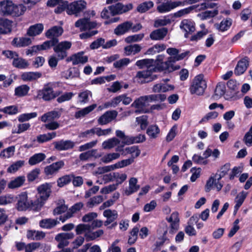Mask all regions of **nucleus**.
Returning a JSON list of instances; mask_svg holds the SVG:
<instances>
[{
	"instance_id": "f257e3e1",
	"label": "nucleus",
	"mask_w": 252,
	"mask_h": 252,
	"mask_svg": "<svg viewBox=\"0 0 252 252\" xmlns=\"http://www.w3.org/2000/svg\"><path fill=\"white\" fill-rule=\"evenodd\" d=\"M207 87L206 81L201 74L196 76L193 79L189 91L192 94H196L200 95L203 94Z\"/></svg>"
},
{
	"instance_id": "f03ea898",
	"label": "nucleus",
	"mask_w": 252,
	"mask_h": 252,
	"mask_svg": "<svg viewBox=\"0 0 252 252\" xmlns=\"http://www.w3.org/2000/svg\"><path fill=\"white\" fill-rule=\"evenodd\" d=\"M87 2L84 0H78L68 3L67 1L66 13L68 15H74L78 16L86 7Z\"/></svg>"
},
{
	"instance_id": "7ed1b4c3",
	"label": "nucleus",
	"mask_w": 252,
	"mask_h": 252,
	"mask_svg": "<svg viewBox=\"0 0 252 252\" xmlns=\"http://www.w3.org/2000/svg\"><path fill=\"white\" fill-rule=\"evenodd\" d=\"M71 43L64 41L55 44L54 51L56 54L58 60H63L67 56V51L70 48Z\"/></svg>"
},
{
	"instance_id": "20e7f679",
	"label": "nucleus",
	"mask_w": 252,
	"mask_h": 252,
	"mask_svg": "<svg viewBox=\"0 0 252 252\" xmlns=\"http://www.w3.org/2000/svg\"><path fill=\"white\" fill-rule=\"evenodd\" d=\"M166 220L169 223V233L172 235L174 234L179 228V213L176 211L173 212L169 217L166 218Z\"/></svg>"
},
{
	"instance_id": "39448f33",
	"label": "nucleus",
	"mask_w": 252,
	"mask_h": 252,
	"mask_svg": "<svg viewBox=\"0 0 252 252\" xmlns=\"http://www.w3.org/2000/svg\"><path fill=\"white\" fill-rule=\"evenodd\" d=\"M147 105L144 96H141L133 101L131 107L135 108V113L138 114L148 113L149 110L147 108Z\"/></svg>"
},
{
	"instance_id": "423d86ee",
	"label": "nucleus",
	"mask_w": 252,
	"mask_h": 252,
	"mask_svg": "<svg viewBox=\"0 0 252 252\" xmlns=\"http://www.w3.org/2000/svg\"><path fill=\"white\" fill-rule=\"evenodd\" d=\"M175 63V61L173 57H168L165 62H163L161 63L158 64L157 66H155V70L156 72L161 71L172 72L179 68L174 66Z\"/></svg>"
},
{
	"instance_id": "0eeeda50",
	"label": "nucleus",
	"mask_w": 252,
	"mask_h": 252,
	"mask_svg": "<svg viewBox=\"0 0 252 252\" xmlns=\"http://www.w3.org/2000/svg\"><path fill=\"white\" fill-rule=\"evenodd\" d=\"M74 234L72 232L61 233L56 235L55 240L59 243L57 247L59 249H63L69 245L68 240L74 237Z\"/></svg>"
},
{
	"instance_id": "6e6552de",
	"label": "nucleus",
	"mask_w": 252,
	"mask_h": 252,
	"mask_svg": "<svg viewBox=\"0 0 252 252\" xmlns=\"http://www.w3.org/2000/svg\"><path fill=\"white\" fill-rule=\"evenodd\" d=\"M156 72L155 69H148L137 72L135 78L138 83H145L152 80L151 76L153 73Z\"/></svg>"
},
{
	"instance_id": "1a4fd4ad",
	"label": "nucleus",
	"mask_w": 252,
	"mask_h": 252,
	"mask_svg": "<svg viewBox=\"0 0 252 252\" xmlns=\"http://www.w3.org/2000/svg\"><path fill=\"white\" fill-rule=\"evenodd\" d=\"M17 209L18 211H25L30 207V200H28V194L24 192L20 193L17 197Z\"/></svg>"
},
{
	"instance_id": "9d476101",
	"label": "nucleus",
	"mask_w": 252,
	"mask_h": 252,
	"mask_svg": "<svg viewBox=\"0 0 252 252\" xmlns=\"http://www.w3.org/2000/svg\"><path fill=\"white\" fill-rule=\"evenodd\" d=\"M38 96L45 101L50 100L55 97L53 88L50 84L45 85L43 89L38 91Z\"/></svg>"
},
{
	"instance_id": "9b49d317",
	"label": "nucleus",
	"mask_w": 252,
	"mask_h": 252,
	"mask_svg": "<svg viewBox=\"0 0 252 252\" xmlns=\"http://www.w3.org/2000/svg\"><path fill=\"white\" fill-rule=\"evenodd\" d=\"M180 29L185 32L186 38L188 37L189 34H191L195 30V23L191 19H184L180 25Z\"/></svg>"
},
{
	"instance_id": "f8f14e48",
	"label": "nucleus",
	"mask_w": 252,
	"mask_h": 252,
	"mask_svg": "<svg viewBox=\"0 0 252 252\" xmlns=\"http://www.w3.org/2000/svg\"><path fill=\"white\" fill-rule=\"evenodd\" d=\"M51 187V185L47 183L40 185L37 187L38 193L36 195L46 201L50 195Z\"/></svg>"
},
{
	"instance_id": "ddd939ff",
	"label": "nucleus",
	"mask_w": 252,
	"mask_h": 252,
	"mask_svg": "<svg viewBox=\"0 0 252 252\" xmlns=\"http://www.w3.org/2000/svg\"><path fill=\"white\" fill-rule=\"evenodd\" d=\"M55 149L58 151H67L72 149L75 146V143L69 140H64L63 139L55 141L53 143Z\"/></svg>"
},
{
	"instance_id": "4468645a",
	"label": "nucleus",
	"mask_w": 252,
	"mask_h": 252,
	"mask_svg": "<svg viewBox=\"0 0 252 252\" xmlns=\"http://www.w3.org/2000/svg\"><path fill=\"white\" fill-rule=\"evenodd\" d=\"M140 153L141 151L139 149L135 151L134 153H132V154H128V155H130V157L129 158L123 159L117 162L115 164L114 166L117 167V169L122 168L128 166L134 162L135 158H137L140 155Z\"/></svg>"
},
{
	"instance_id": "2eb2a0df",
	"label": "nucleus",
	"mask_w": 252,
	"mask_h": 252,
	"mask_svg": "<svg viewBox=\"0 0 252 252\" xmlns=\"http://www.w3.org/2000/svg\"><path fill=\"white\" fill-rule=\"evenodd\" d=\"M169 80L168 79L163 80L162 82L154 85L152 88L153 92L154 93H165L173 90L174 88V86L166 83Z\"/></svg>"
},
{
	"instance_id": "dca6fc26",
	"label": "nucleus",
	"mask_w": 252,
	"mask_h": 252,
	"mask_svg": "<svg viewBox=\"0 0 252 252\" xmlns=\"http://www.w3.org/2000/svg\"><path fill=\"white\" fill-rule=\"evenodd\" d=\"M250 63V59L245 57L239 60L234 69V74L236 75L243 74L247 69Z\"/></svg>"
},
{
	"instance_id": "f3484780",
	"label": "nucleus",
	"mask_w": 252,
	"mask_h": 252,
	"mask_svg": "<svg viewBox=\"0 0 252 252\" xmlns=\"http://www.w3.org/2000/svg\"><path fill=\"white\" fill-rule=\"evenodd\" d=\"M83 206L84 204L82 202L75 203L70 208H69L64 216H61L59 217L60 220H61L63 222H64L67 219L73 217L75 213L79 212Z\"/></svg>"
},
{
	"instance_id": "a211bd4d",
	"label": "nucleus",
	"mask_w": 252,
	"mask_h": 252,
	"mask_svg": "<svg viewBox=\"0 0 252 252\" xmlns=\"http://www.w3.org/2000/svg\"><path fill=\"white\" fill-rule=\"evenodd\" d=\"M117 115L116 111H107L98 118V123L100 125H106L115 119Z\"/></svg>"
},
{
	"instance_id": "6ab92c4d",
	"label": "nucleus",
	"mask_w": 252,
	"mask_h": 252,
	"mask_svg": "<svg viewBox=\"0 0 252 252\" xmlns=\"http://www.w3.org/2000/svg\"><path fill=\"white\" fill-rule=\"evenodd\" d=\"M62 109L54 110L44 114L41 117L40 120L44 123L47 121H55L58 119L61 116Z\"/></svg>"
},
{
	"instance_id": "aec40b11",
	"label": "nucleus",
	"mask_w": 252,
	"mask_h": 252,
	"mask_svg": "<svg viewBox=\"0 0 252 252\" xmlns=\"http://www.w3.org/2000/svg\"><path fill=\"white\" fill-rule=\"evenodd\" d=\"M13 8V3L9 0H4L0 2V15L2 16L10 15Z\"/></svg>"
},
{
	"instance_id": "412c9836",
	"label": "nucleus",
	"mask_w": 252,
	"mask_h": 252,
	"mask_svg": "<svg viewBox=\"0 0 252 252\" xmlns=\"http://www.w3.org/2000/svg\"><path fill=\"white\" fill-rule=\"evenodd\" d=\"M64 165V163L63 160L53 163L45 168V173L47 176L54 175L62 168Z\"/></svg>"
},
{
	"instance_id": "4be33fe9",
	"label": "nucleus",
	"mask_w": 252,
	"mask_h": 252,
	"mask_svg": "<svg viewBox=\"0 0 252 252\" xmlns=\"http://www.w3.org/2000/svg\"><path fill=\"white\" fill-rule=\"evenodd\" d=\"M103 215L107 219L104 222V225L106 226L113 222L118 217V212L116 210L109 209L104 210Z\"/></svg>"
},
{
	"instance_id": "5701e85b",
	"label": "nucleus",
	"mask_w": 252,
	"mask_h": 252,
	"mask_svg": "<svg viewBox=\"0 0 252 252\" xmlns=\"http://www.w3.org/2000/svg\"><path fill=\"white\" fill-rule=\"evenodd\" d=\"M113 9L115 15L122 14L132 9L133 5L131 3L124 5L122 3L118 2L114 5H110Z\"/></svg>"
},
{
	"instance_id": "b1692460",
	"label": "nucleus",
	"mask_w": 252,
	"mask_h": 252,
	"mask_svg": "<svg viewBox=\"0 0 252 252\" xmlns=\"http://www.w3.org/2000/svg\"><path fill=\"white\" fill-rule=\"evenodd\" d=\"M132 23L126 21L119 25L114 30V33L117 35H122L127 32L132 28Z\"/></svg>"
},
{
	"instance_id": "393cba45",
	"label": "nucleus",
	"mask_w": 252,
	"mask_h": 252,
	"mask_svg": "<svg viewBox=\"0 0 252 252\" xmlns=\"http://www.w3.org/2000/svg\"><path fill=\"white\" fill-rule=\"evenodd\" d=\"M157 3L159 4L157 9L160 13H164L172 10L171 0H157Z\"/></svg>"
},
{
	"instance_id": "a878e982",
	"label": "nucleus",
	"mask_w": 252,
	"mask_h": 252,
	"mask_svg": "<svg viewBox=\"0 0 252 252\" xmlns=\"http://www.w3.org/2000/svg\"><path fill=\"white\" fill-rule=\"evenodd\" d=\"M138 180L134 177L131 178L129 180L128 189H126L125 193L126 195H130L137 192L140 189V185L137 184Z\"/></svg>"
},
{
	"instance_id": "bb28decb",
	"label": "nucleus",
	"mask_w": 252,
	"mask_h": 252,
	"mask_svg": "<svg viewBox=\"0 0 252 252\" xmlns=\"http://www.w3.org/2000/svg\"><path fill=\"white\" fill-rule=\"evenodd\" d=\"M167 29L162 28L153 31L150 34V37L153 40H160L164 38L167 33Z\"/></svg>"
},
{
	"instance_id": "cd10ccee",
	"label": "nucleus",
	"mask_w": 252,
	"mask_h": 252,
	"mask_svg": "<svg viewBox=\"0 0 252 252\" xmlns=\"http://www.w3.org/2000/svg\"><path fill=\"white\" fill-rule=\"evenodd\" d=\"M248 195V192L242 190L237 194L235 198L234 211L236 212L244 203Z\"/></svg>"
},
{
	"instance_id": "c85d7f7f",
	"label": "nucleus",
	"mask_w": 252,
	"mask_h": 252,
	"mask_svg": "<svg viewBox=\"0 0 252 252\" xmlns=\"http://www.w3.org/2000/svg\"><path fill=\"white\" fill-rule=\"evenodd\" d=\"M11 32V22L0 18V34H6Z\"/></svg>"
},
{
	"instance_id": "c756f323",
	"label": "nucleus",
	"mask_w": 252,
	"mask_h": 252,
	"mask_svg": "<svg viewBox=\"0 0 252 252\" xmlns=\"http://www.w3.org/2000/svg\"><path fill=\"white\" fill-rule=\"evenodd\" d=\"M32 43V40L29 37H15L12 41V45L17 47H25L29 45Z\"/></svg>"
},
{
	"instance_id": "7c9ffc66",
	"label": "nucleus",
	"mask_w": 252,
	"mask_h": 252,
	"mask_svg": "<svg viewBox=\"0 0 252 252\" xmlns=\"http://www.w3.org/2000/svg\"><path fill=\"white\" fill-rule=\"evenodd\" d=\"M154 60L153 59H143L138 60L136 62V65H137L140 69L146 68L148 69H155Z\"/></svg>"
},
{
	"instance_id": "2f4dec72",
	"label": "nucleus",
	"mask_w": 252,
	"mask_h": 252,
	"mask_svg": "<svg viewBox=\"0 0 252 252\" xmlns=\"http://www.w3.org/2000/svg\"><path fill=\"white\" fill-rule=\"evenodd\" d=\"M26 181L24 176H18L13 180H11L7 184V187L10 189H15L22 186Z\"/></svg>"
},
{
	"instance_id": "473e14b6",
	"label": "nucleus",
	"mask_w": 252,
	"mask_h": 252,
	"mask_svg": "<svg viewBox=\"0 0 252 252\" xmlns=\"http://www.w3.org/2000/svg\"><path fill=\"white\" fill-rule=\"evenodd\" d=\"M137 150H139V148L136 146H132L124 148L123 145H120L118 146L115 149V151L119 152L118 153L120 154V156L122 155L124 157L128 155V154L134 153Z\"/></svg>"
},
{
	"instance_id": "72a5a7b5",
	"label": "nucleus",
	"mask_w": 252,
	"mask_h": 252,
	"mask_svg": "<svg viewBox=\"0 0 252 252\" xmlns=\"http://www.w3.org/2000/svg\"><path fill=\"white\" fill-rule=\"evenodd\" d=\"M83 52H79L73 55L70 58L73 65H77L79 63L84 64L87 62L88 58L86 56L83 55Z\"/></svg>"
},
{
	"instance_id": "f704fd0d",
	"label": "nucleus",
	"mask_w": 252,
	"mask_h": 252,
	"mask_svg": "<svg viewBox=\"0 0 252 252\" xmlns=\"http://www.w3.org/2000/svg\"><path fill=\"white\" fill-rule=\"evenodd\" d=\"M147 104L149 102L164 101L166 98V95L164 94H152L144 95Z\"/></svg>"
},
{
	"instance_id": "c9c22d12",
	"label": "nucleus",
	"mask_w": 252,
	"mask_h": 252,
	"mask_svg": "<svg viewBox=\"0 0 252 252\" xmlns=\"http://www.w3.org/2000/svg\"><path fill=\"white\" fill-rule=\"evenodd\" d=\"M57 136V132L53 131L39 134L36 137V141L39 143H43L51 141Z\"/></svg>"
},
{
	"instance_id": "e433bc0d",
	"label": "nucleus",
	"mask_w": 252,
	"mask_h": 252,
	"mask_svg": "<svg viewBox=\"0 0 252 252\" xmlns=\"http://www.w3.org/2000/svg\"><path fill=\"white\" fill-rule=\"evenodd\" d=\"M42 24H36L30 27L27 31V34L30 36H34L40 34L43 30Z\"/></svg>"
},
{
	"instance_id": "4c0bfd02",
	"label": "nucleus",
	"mask_w": 252,
	"mask_h": 252,
	"mask_svg": "<svg viewBox=\"0 0 252 252\" xmlns=\"http://www.w3.org/2000/svg\"><path fill=\"white\" fill-rule=\"evenodd\" d=\"M45 236V234L41 231L30 230L27 233V237L32 240H40Z\"/></svg>"
},
{
	"instance_id": "58836bf2",
	"label": "nucleus",
	"mask_w": 252,
	"mask_h": 252,
	"mask_svg": "<svg viewBox=\"0 0 252 252\" xmlns=\"http://www.w3.org/2000/svg\"><path fill=\"white\" fill-rule=\"evenodd\" d=\"M63 32V29L61 27L54 26L46 32V36L48 38L59 37L62 34Z\"/></svg>"
},
{
	"instance_id": "ea45409f",
	"label": "nucleus",
	"mask_w": 252,
	"mask_h": 252,
	"mask_svg": "<svg viewBox=\"0 0 252 252\" xmlns=\"http://www.w3.org/2000/svg\"><path fill=\"white\" fill-rule=\"evenodd\" d=\"M97 105L96 104H93L85 108H84L75 112L74 117L76 119H79L83 117L93 111Z\"/></svg>"
},
{
	"instance_id": "a19ab883",
	"label": "nucleus",
	"mask_w": 252,
	"mask_h": 252,
	"mask_svg": "<svg viewBox=\"0 0 252 252\" xmlns=\"http://www.w3.org/2000/svg\"><path fill=\"white\" fill-rule=\"evenodd\" d=\"M100 155L97 154V150L96 149H93L81 153L79 155V158L81 160L85 161L92 157L98 158L100 157Z\"/></svg>"
},
{
	"instance_id": "79ce46f5",
	"label": "nucleus",
	"mask_w": 252,
	"mask_h": 252,
	"mask_svg": "<svg viewBox=\"0 0 252 252\" xmlns=\"http://www.w3.org/2000/svg\"><path fill=\"white\" fill-rule=\"evenodd\" d=\"M232 23V20L230 18L222 20L219 24L216 25V28L221 32L228 30Z\"/></svg>"
},
{
	"instance_id": "37998d69",
	"label": "nucleus",
	"mask_w": 252,
	"mask_h": 252,
	"mask_svg": "<svg viewBox=\"0 0 252 252\" xmlns=\"http://www.w3.org/2000/svg\"><path fill=\"white\" fill-rule=\"evenodd\" d=\"M41 76V73L38 72H28L23 73L22 79L25 81H32L37 80Z\"/></svg>"
},
{
	"instance_id": "c03bdc74",
	"label": "nucleus",
	"mask_w": 252,
	"mask_h": 252,
	"mask_svg": "<svg viewBox=\"0 0 252 252\" xmlns=\"http://www.w3.org/2000/svg\"><path fill=\"white\" fill-rule=\"evenodd\" d=\"M230 168L231 164L228 162L221 166L218 171V173L216 174L217 180L219 181L226 175L229 174L228 172L230 170Z\"/></svg>"
},
{
	"instance_id": "a18cd8bd",
	"label": "nucleus",
	"mask_w": 252,
	"mask_h": 252,
	"mask_svg": "<svg viewBox=\"0 0 252 252\" xmlns=\"http://www.w3.org/2000/svg\"><path fill=\"white\" fill-rule=\"evenodd\" d=\"M154 3L152 1H146L138 5L136 7L137 12L140 13L146 12L154 7Z\"/></svg>"
},
{
	"instance_id": "49530a36",
	"label": "nucleus",
	"mask_w": 252,
	"mask_h": 252,
	"mask_svg": "<svg viewBox=\"0 0 252 252\" xmlns=\"http://www.w3.org/2000/svg\"><path fill=\"white\" fill-rule=\"evenodd\" d=\"M92 96V92L89 90H85L78 94V101L80 104H86L89 101L90 98Z\"/></svg>"
},
{
	"instance_id": "de8ad7c7",
	"label": "nucleus",
	"mask_w": 252,
	"mask_h": 252,
	"mask_svg": "<svg viewBox=\"0 0 252 252\" xmlns=\"http://www.w3.org/2000/svg\"><path fill=\"white\" fill-rule=\"evenodd\" d=\"M141 49L142 47L140 45L135 44L125 47L124 51L126 56H129L131 54L135 55L140 52Z\"/></svg>"
},
{
	"instance_id": "09e8293b",
	"label": "nucleus",
	"mask_w": 252,
	"mask_h": 252,
	"mask_svg": "<svg viewBox=\"0 0 252 252\" xmlns=\"http://www.w3.org/2000/svg\"><path fill=\"white\" fill-rule=\"evenodd\" d=\"M218 13V10L216 9L213 10H207L198 13L197 16L201 20H205L216 16Z\"/></svg>"
},
{
	"instance_id": "8fccbe9b",
	"label": "nucleus",
	"mask_w": 252,
	"mask_h": 252,
	"mask_svg": "<svg viewBox=\"0 0 252 252\" xmlns=\"http://www.w3.org/2000/svg\"><path fill=\"white\" fill-rule=\"evenodd\" d=\"M45 158L46 156L43 153L35 154L29 158L28 162L30 165H34L42 161Z\"/></svg>"
},
{
	"instance_id": "3c124183",
	"label": "nucleus",
	"mask_w": 252,
	"mask_h": 252,
	"mask_svg": "<svg viewBox=\"0 0 252 252\" xmlns=\"http://www.w3.org/2000/svg\"><path fill=\"white\" fill-rule=\"evenodd\" d=\"M58 223H59V221L57 220L47 219L40 220L39 225L42 228L50 229L55 226Z\"/></svg>"
},
{
	"instance_id": "603ef678",
	"label": "nucleus",
	"mask_w": 252,
	"mask_h": 252,
	"mask_svg": "<svg viewBox=\"0 0 252 252\" xmlns=\"http://www.w3.org/2000/svg\"><path fill=\"white\" fill-rule=\"evenodd\" d=\"M160 131L158 126L156 125H153L148 127L146 133L150 138L155 139L158 136Z\"/></svg>"
},
{
	"instance_id": "864d4df0",
	"label": "nucleus",
	"mask_w": 252,
	"mask_h": 252,
	"mask_svg": "<svg viewBox=\"0 0 252 252\" xmlns=\"http://www.w3.org/2000/svg\"><path fill=\"white\" fill-rule=\"evenodd\" d=\"M104 234V231L102 229H98L95 231H93L90 229L89 233L86 235V240L90 241L94 240L101 237Z\"/></svg>"
},
{
	"instance_id": "5fc2aeb1",
	"label": "nucleus",
	"mask_w": 252,
	"mask_h": 252,
	"mask_svg": "<svg viewBox=\"0 0 252 252\" xmlns=\"http://www.w3.org/2000/svg\"><path fill=\"white\" fill-rule=\"evenodd\" d=\"M91 229V226L89 224L81 223L77 225L75 228V232L77 235L84 234V237L86 238V235L89 233Z\"/></svg>"
},
{
	"instance_id": "6e6d98bb",
	"label": "nucleus",
	"mask_w": 252,
	"mask_h": 252,
	"mask_svg": "<svg viewBox=\"0 0 252 252\" xmlns=\"http://www.w3.org/2000/svg\"><path fill=\"white\" fill-rule=\"evenodd\" d=\"M26 7L23 4L15 5L13 3V8H12L11 16L18 17L23 15L26 10Z\"/></svg>"
},
{
	"instance_id": "4d7b16f0",
	"label": "nucleus",
	"mask_w": 252,
	"mask_h": 252,
	"mask_svg": "<svg viewBox=\"0 0 252 252\" xmlns=\"http://www.w3.org/2000/svg\"><path fill=\"white\" fill-rule=\"evenodd\" d=\"M120 141L116 137L110 138L104 141L102 144V147L104 149H110L119 144Z\"/></svg>"
},
{
	"instance_id": "13d9d810",
	"label": "nucleus",
	"mask_w": 252,
	"mask_h": 252,
	"mask_svg": "<svg viewBox=\"0 0 252 252\" xmlns=\"http://www.w3.org/2000/svg\"><path fill=\"white\" fill-rule=\"evenodd\" d=\"M73 178V175H66L59 178L57 180V185L60 188H62L64 186L69 184Z\"/></svg>"
},
{
	"instance_id": "bf43d9fd",
	"label": "nucleus",
	"mask_w": 252,
	"mask_h": 252,
	"mask_svg": "<svg viewBox=\"0 0 252 252\" xmlns=\"http://www.w3.org/2000/svg\"><path fill=\"white\" fill-rule=\"evenodd\" d=\"M45 202V200H43L36 195V199L35 201L30 200V208L35 211H38L40 210Z\"/></svg>"
},
{
	"instance_id": "052dcab7",
	"label": "nucleus",
	"mask_w": 252,
	"mask_h": 252,
	"mask_svg": "<svg viewBox=\"0 0 252 252\" xmlns=\"http://www.w3.org/2000/svg\"><path fill=\"white\" fill-rule=\"evenodd\" d=\"M30 90V87L26 85H22L15 89V95L18 97H22L27 94Z\"/></svg>"
},
{
	"instance_id": "680f3d73",
	"label": "nucleus",
	"mask_w": 252,
	"mask_h": 252,
	"mask_svg": "<svg viewBox=\"0 0 252 252\" xmlns=\"http://www.w3.org/2000/svg\"><path fill=\"white\" fill-rule=\"evenodd\" d=\"M12 64L14 66L20 69L26 68L29 66V63L26 60L18 57L14 59Z\"/></svg>"
},
{
	"instance_id": "e2e57ef3",
	"label": "nucleus",
	"mask_w": 252,
	"mask_h": 252,
	"mask_svg": "<svg viewBox=\"0 0 252 252\" xmlns=\"http://www.w3.org/2000/svg\"><path fill=\"white\" fill-rule=\"evenodd\" d=\"M15 151L14 146H10L4 150L0 153V157L2 158H8L14 155Z\"/></svg>"
},
{
	"instance_id": "0e129e2a",
	"label": "nucleus",
	"mask_w": 252,
	"mask_h": 252,
	"mask_svg": "<svg viewBox=\"0 0 252 252\" xmlns=\"http://www.w3.org/2000/svg\"><path fill=\"white\" fill-rule=\"evenodd\" d=\"M120 157V154L118 153H112L105 155L101 158V160L105 163H109L114 160L118 159Z\"/></svg>"
},
{
	"instance_id": "69168bd1",
	"label": "nucleus",
	"mask_w": 252,
	"mask_h": 252,
	"mask_svg": "<svg viewBox=\"0 0 252 252\" xmlns=\"http://www.w3.org/2000/svg\"><path fill=\"white\" fill-rule=\"evenodd\" d=\"M228 174L230 180H233L235 177H237L243 172V167L242 166H235L233 167Z\"/></svg>"
},
{
	"instance_id": "338daca9",
	"label": "nucleus",
	"mask_w": 252,
	"mask_h": 252,
	"mask_svg": "<svg viewBox=\"0 0 252 252\" xmlns=\"http://www.w3.org/2000/svg\"><path fill=\"white\" fill-rule=\"evenodd\" d=\"M171 23V20L169 16H164L162 18H158L155 20L154 26L156 28L161 26H166Z\"/></svg>"
},
{
	"instance_id": "774afa93",
	"label": "nucleus",
	"mask_w": 252,
	"mask_h": 252,
	"mask_svg": "<svg viewBox=\"0 0 252 252\" xmlns=\"http://www.w3.org/2000/svg\"><path fill=\"white\" fill-rule=\"evenodd\" d=\"M194 8V6H190L188 7L181 9L173 14L175 18H180L189 14Z\"/></svg>"
}]
</instances>
